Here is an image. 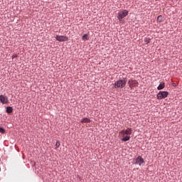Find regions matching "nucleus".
Instances as JSON below:
<instances>
[{
	"instance_id": "13",
	"label": "nucleus",
	"mask_w": 182,
	"mask_h": 182,
	"mask_svg": "<svg viewBox=\"0 0 182 182\" xmlns=\"http://www.w3.org/2000/svg\"><path fill=\"white\" fill-rule=\"evenodd\" d=\"M82 41H89V35L84 34L82 37Z\"/></svg>"
},
{
	"instance_id": "17",
	"label": "nucleus",
	"mask_w": 182,
	"mask_h": 182,
	"mask_svg": "<svg viewBox=\"0 0 182 182\" xmlns=\"http://www.w3.org/2000/svg\"><path fill=\"white\" fill-rule=\"evenodd\" d=\"M11 58H12V59H15V58H16V55H13L11 56Z\"/></svg>"
},
{
	"instance_id": "9",
	"label": "nucleus",
	"mask_w": 182,
	"mask_h": 182,
	"mask_svg": "<svg viewBox=\"0 0 182 182\" xmlns=\"http://www.w3.org/2000/svg\"><path fill=\"white\" fill-rule=\"evenodd\" d=\"M6 112L9 114H11V113H12L14 112V108H12V107H7Z\"/></svg>"
},
{
	"instance_id": "10",
	"label": "nucleus",
	"mask_w": 182,
	"mask_h": 182,
	"mask_svg": "<svg viewBox=\"0 0 182 182\" xmlns=\"http://www.w3.org/2000/svg\"><path fill=\"white\" fill-rule=\"evenodd\" d=\"M164 87H165V84H164V82H162L158 86L157 90H162V89H164Z\"/></svg>"
},
{
	"instance_id": "4",
	"label": "nucleus",
	"mask_w": 182,
	"mask_h": 182,
	"mask_svg": "<svg viewBox=\"0 0 182 182\" xmlns=\"http://www.w3.org/2000/svg\"><path fill=\"white\" fill-rule=\"evenodd\" d=\"M168 96V92L166 91H160L157 95V99L161 100V99H166Z\"/></svg>"
},
{
	"instance_id": "8",
	"label": "nucleus",
	"mask_w": 182,
	"mask_h": 182,
	"mask_svg": "<svg viewBox=\"0 0 182 182\" xmlns=\"http://www.w3.org/2000/svg\"><path fill=\"white\" fill-rule=\"evenodd\" d=\"M0 102L3 105H6V103L9 102L8 97L5 95H0Z\"/></svg>"
},
{
	"instance_id": "16",
	"label": "nucleus",
	"mask_w": 182,
	"mask_h": 182,
	"mask_svg": "<svg viewBox=\"0 0 182 182\" xmlns=\"http://www.w3.org/2000/svg\"><path fill=\"white\" fill-rule=\"evenodd\" d=\"M0 133H1V134H5V129L0 127Z\"/></svg>"
},
{
	"instance_id": "14",
	"label": "nucleus",
	"mask_w": 182,
	"mask_h": 182,
	"mask_svg": "<svg viewBox=\"0 0 182 182\" xmlns=\"http://www.w3.org/2000/svg\"><path fill=\"white\" fill-rule=\"evenodd\" d=\"M158 22H163V16H159L157 18Z\"/></svg>"
},
{
	"instance_id": "2",
	"label": "nucleus",
	"mask_w": 182,
	"mask_h": 182,
	"mask_svg": "<svg viewBox=\"0 0 182 182\" xmlns=\"http://www.w3.org/2000/svg\"><path fill=\"white\" fill-rule=\"evenodd\" d=\"M126 83H127V80L126 78H124L123 80H119L114 83V88L119 89L120 87L121 89H123L124 86H126Z\"/></svg>"
},
{
	"instance_id": "7",
	"label": "nucleus",
	"mask_w": 182,
	"mask_h": 182,
	"mask_svg": "<svg viewBox=\"0 0 182 182\" xmlns=\"http://www.w3.org/2000/svg\"><path fill=\"white\" fill-rule=\"evenodd\" d=\"M134 164H139V166H141L143 163H144V159L141 158V156H138L135 160H134Z\"/></svg>"
},
{
	"instance_id": "11",
	"label": "nucleus",
	"mask_w": 182,
	"mask_h": 182,
	"mask_svg": "<svg viewBox=\"0 0 182 182\" xmlns=\"http://www.w3.org/2000/svg\"><path fill=\"white\" fill-rule=\"evenodd\" d=\"M150 41H151L150 38L149 37L145 38L144 40V45H149V43H150Z\"/></svg>"
},
{
	"instance_id": "12",
	"label": "nucleus",
	"mask_w": 182,
	"mask_h": 182,
	"mask_svg": "<svg viewBox=\"0 0 182 182\" xmlns=\"http://www.w3.org/2000/svg\"><path fill=\"white\" fill-rule=\"evenodd\" d=\"M81 123H90V119L87 117L83 118L81 119Z\"/></svg>"
},
{
	"instance_id": "1",
	"label": "nucleus",
	"mask_w": 182,
	"mask_h": 182,
	"mask_svg": "<svg viewBox=\"0 0 182 182\" xmlns=\"http://www.w3.org/2000/svg\"><path fill=\"white\" fill-rule=\"evenodd\" d=\"M132 135V129L128 128L127 129H123L119 132V136L122 137V141H129L130 140V136Z\"/></svg>"
},
{
	"instance_id": "3",
	"label": "nucleus",
	"mask_w": 182,
	"mask_h": 182,
	"mask_svg": "<svg viewBox=\"0 0 182 182\" xmlns=\"http://www.w3.org/2000/svg\"><path fill=\"white\" fill-rule=\"evenodd\" d=\"M127 15H129V11L127 10H122L118 13L117 18L119 21H122V19H123V18H126Z\"/></svg>"
},
{
	"instance_id": "5",
	"label": "nucleus",
	"mask_w": 182,
	"mask_h": 182,
	"mask_svg": "<svg viewBox=\"0 0 182 182\" xmlns=\"http://www.w3.org/2000/svg\"><path fill=\"white\" fill-rule=\"evenodd\" d=\"M55 39L58 42H68L69 41V38L65 36H56Z\"/></svg>"
},
{
	"instance_id": "6",
	"label": "nucleus",
	"mask_w": 182,
	"mask_h": 182,
	"mask_svg": "<svg viewBox=\"0 0 182 182\" xmlns=\"http://www.w3.org/2000/svg\"><path fill=\"white\" fill-rule=\"evenodd\" d=\"M128 85L129 87H137L139 82L136 80H131L128 81Z\"/></svg>"
},
{
	"instance_id": "15",
	"label": "nucleus",
	"mask_w": 182,
	"mask_h": 182,
	"mask_svg": "<svg viewBox=\"0 0 182 182\" xmlns=\"http://www.w3.org/2000/svg\"><path fill=\"white\" fill-rule=\"evenodd\" d=\"M55 147H57V149H59V147H60V142L59 141H56Z\"/></svg>"
}]
</instances>
